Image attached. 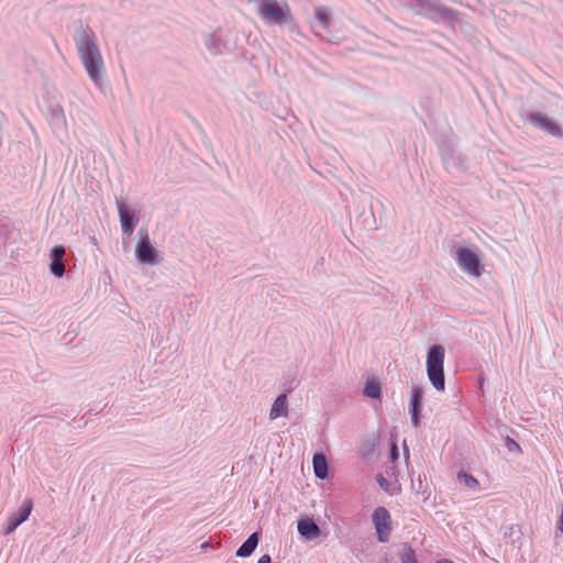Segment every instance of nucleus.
I'll list each match as a JSON object with an SVG mask.
<instances>
[{"label":"nucleus","mask_w":563,"mask_h":563,"mask_svg":"<svg viewBox=\"0 0 563 563\" xmlns=\"http://www.w3.org/2000/svg\"><path fill=\"white\" fill-rule=\"evenodd\" d=\"M78 57L92 84L99 90L106 87V67L95 31L80 24L73 35Z\"/></svg>","instance_id":"nucleus-1"},{"label":"nucleus","mask_w":563,"mask_h":563,"mask_svg":"<svg viewBox=\"0 0 563 563\" xmlns=\"http://www.w3.org/2000/svg\"><path fill=\"white\" fill-rule=\"evenodd\" d=\"M407 7L418 15L450 25H454L460 16L459 11L444 5L441 0H409Z\"/></svg>","instance_id":"nucleus-2"},{"label":"nucleus","mask_w":563,"mask_h":563,"mask_svg":"<svg viewBox=\"0 0 563 563\" xmlns=\"http://www.w3.org/2000/svg\"><path fill=\"white\" fill-rule=\"evenodd\" d=\"M256 4L257 15L269 25H286L294 20L289 4L277 0H253Z\"/></svg>","instance_id":"nucleus-3"},{"label":"nucleus","mask_w":563,"mask_h":563,"mask_svg":"<svg viewBox=\"0 0 563 563\" xmlns=\"http://www.w3.org/2000/svg\"><path fill=\"white\" fill-rule=\"evenodd\" d=\"M445 349L441 344H434L428 350L426 367L431 385L438 391L445 389L444 376Z\"/></svg>","instance_id":"nucleus-4"},{"label":"nucleus","mask_w":563,"mask_h":563,"mask_svg":"<svg viewBox=\"0 0 563 563\" xmlns=\"http://www.w3.org/2000/svg\"><path fill=\"white\" fill-rule=\"evenodd\" d=\"M454 260L459 268L468 276L479 277L484 272L478 254L471 249L457 247Z\"/></svg>","instance_id":"nucleus-5"},{"label":"nucleus","mask_w":563,"mask_h":563,"mask_svg":"<svg viewBox=\"0 0 563 563\" xmlns=\"http://www.w3.org/2000/svg\"><path fill=\"white\" fill-rule=\"evenodd\" d=\"M372 520L377 540L382 543L388 542L393 530L389 511L385 507H377L372 515Z\"/></svg>","instance_id":"nucleus-6"},{"label":"nucleus","mask_w":563,"mask_h":563,"mask_svg":"<svg viewBox=\"0 0 563 563\" xmlns=\"http://www.w3.org/2000/svg\"><path fill=\"white\" fill-rule=\"evenodd\" d=\"M135 257L141 264L158 265L161 263L158 251L152 245L150 236L145 234L135 246Z\"/></svg>","instance_id":"nucleus-7"},{"label":"nucleus","mask_w":563,"mask_h":563,"mask_svg":"<svg viewBox=\"0 0 563 563\" xmlns=\"http://www.w3.org/2000/svg\"><path fill=\"white\" fill-rule=\"evenodd\" d=\"M115 206L118 209L122 234L130 236L134 232L140 219L134 209H132L126 202L117 199Z\"/></svg>","instance_id":"nucleus-8"},{"label":"nucleus","mask_w":563,"mask_h":563,"mask_svg":"<svg viewBox=\"0 0 563 563\" xmlns=\"http://www.w3.org/2000/svg\"><path fill=\"white\" fill-rule=\"evenodd\" d=\"M32 508V501L30 499L25 500L20 509L8 518L4 534L12 533L21 523H23L31 515Z\"/></svg>","instance_id":"nucleus-9"},{"label":"nucleus","mask_w":563,"mask_h":563,"mask_svg":"<svg viewBox=\"0 0 563 563\" xmlns=\"http://www.w3.org/2000/svg\"><path fill=\"white\" fill-rule=\"evenodd\" d=\"M422 396H423V389L420 386L415 385L411 387L409 413H410V420H411V423L413 427H418L420 423Z\"/></svg>","instance_id":"nucleus-10"},{"label":"nucleus","mask_w":563,"mask_h":563,"mask_svg":"<svg viewBox=\"0 0 563 563\" xmlns=\"http://www.w3.org/2000/svg\"><path fill=\"white\" fill-rule=\"evenodd\" d=\"M529 120L552 136H560L562 134L561 128L540 112L531 113Z\"/></svg>","instance_id":"nucleus-11"},{"label":"nucleus","mask_w":563,"mask_h":563,"mask_svg":"<svg viewBox=\"0 0 563 563\" xmlns=\"http://www.w3.org/2000/svg\"><path fill=\"white\" fill-rule=\"evenodd\" d=\"M205 44L212 55H220L230 49L227 40L219 32L206 35Z\"/></svg>","instance_id":"nucleus-12"},{"label":"nucleus","mask_w":563,"mask_h":563,"mask_svg":"<svg viewBox=\"0 0 563 563\" xmlns=\"http://www.w3.org/2000/svg\"><path fill=\"white\" fill-rule=\"evenodd\" d=\"M298 533L306 540H313L320 536V528L312 519H302L297 525Z\"/></svg>","instance_id":"nucleus-13"},{"label":"nucleus","mask_w":563,"mask_h":563,"mask_svg":"<svg viewBox=\"0 0 563 563\" xmlns=\"http://www.w3.org/2000/svg\"><path fill=\"white\" fill-rule=\"evenodd\" d=\"M288 416V400L287 395L282 394L279 395L273 402L271 411H269V419L275 420L279 417H287Z\"/></svg>","instance_id":"nucleus-14"},{"label":"nucleus","mask_w":563,"mask_h":563,"mask_svg":"<svg viewBox=\"0 0 563 563\" xmlns=\"http://www.w3.org/2000/svg\"><path fill=\"white\" fill-rule=\"evenodd\" d=\"M260 533L253 532L236 550L235 555L238 558H249L255 551L258 545Z\"/></svg>","instance_id":"nucleus-15"},{"label":"nucleus","mask_w":563,"mask_h":563,"mask_svg":"<svg viewBox=\"0 0 563 563\" xmlns=\"http://www.w3.org/2000/svg\"><path fill=\"white\" fill-rule=\"evenodd\" d=\"M312 465L317 478L325 479L328 477V462L322 453L313 455Z\"/></svg>","instance_id":"nucleus-16"},{"label":"nucleus","mask_w":563,"mask_h":563,"mask_svg":"<svg viewBox=\"0 0 563 563\" xmlns=\"http://www.w3.org/2000/svg\"><path fill=\"white\" fill-rule=\"evenodd\" d=\"M363 394L366 397H369L372 399H380L382 396V388L380 384L376 382L375 379H369L366 382Z\"/></svg>","instance_id":"nucleus-17"},{"label":"nucleus","mask_w":563,"mask_h":563,"mask_svg":"<svg viewBox=\"0 0 563 563\" xmlns=\"http://www.w3.org/2000/svg\"><path fill=\"white\" fill-rule=\"evenodd\" d=\"M314 16L318 21V24L323 30H328L330 27V11L325 7H316L314 8Z\"/></svg>","instance_id":"nucleus-18"},{"label":"nucleus","mask_w":563,"mask_h":563,"mask_svg":"<svg viewBox=\"0 0 563 563\" xmlns=\"http://www.w3.org/2000/svg\"><path fill=\"white\" fill-rule=\"evenodd\" d=\"M457 481L460 484L464 485L468 489L476 492L479 488L478 481L471 474L465 472L457 473Z\"/></svg>","instance_id":"nucleus-19"},{"label":"nucleus","mask_w":563,"mask_h":563,"mask_svg":"<svg viewBox=\"0 0 563 563\" xmlns=\"http://www.w3.org/2000/svg\"><path fill=\"white\" fill-rule=\"evenodd\" d=\"M399 558L401 563H418L416 552L409 545L404 547Z\"/></svg>","instance_id":"nucleus-20"},{"label":"nucleus","mask_w":563,"mask_h":563,"mask_svg":"<svg viewBox=\"0 0 563 563\" xmlns=\"http://www.w3.org/2000/svg\"><path fill=\"white\" fill-rule=\"evenodd\" d=\"M51 273L56 277H63L65 274V266L63 262L52 261L49 265Z\"/></svg>","instance_id":"nucleus-21"},{"label":"nucleus","mask_w":563,"mask_h":563,"mask_svg":"<svg viewBox=\"0 0 563 563\" xmlns=\"http://www.w3.org/2000/svg\"><path fill=\"white\" fill-rule=\"evenodd\" d=\"M65 256V249L62 245H56L51 250L52 261L63 262Z\"/></svg>","instance_id":"nucleus-22"},{"label":"nucleus","mask_w":563,"mask_h":563,"mask_svg":"<svg viewBox=\"0 0 563 563\" xmlns=\"http://www.w3.org/2000/svg\"><path fill=\"white\" fill-rule=\"evenodd\" d=\"M53 120L55 121V123L57 124H60L63 126L66 125V119H65V114H64V111L62 108H56L53 110Z\"/></svg>","instance_id":"nucleus-23"},{"label":"nucleus","mask_w":563,"mask_h":563,"mask_svg":"<svg viewBox=\"0 0 563 563\" xmlns=\"http://www.w3.org/2000/svg\"><path fill=\"white\" fill-rule=\"evenodd\" d=\"M507 448L510 452H514V451L520 452L521 451L520 445L516 441L511 440L510 438H507Z\"/></svg>","instance_id":"nucleus-24"},{"label":"nucleus","mask_w":563,"mask_h":563,"mask_svg":"<svg viewBox=\"0 0 563 563\" xmlns=\"http://www.w3.org/2000/svg\"><path fill=\"white\" fill-rule=\"evenodd\" d=\"M376 479H377V483L380 486V488H383L384 490L388 489L389 483L383 475H380V474L377 475Z\"/></svg>","instance_id":"nucleus-25"},{"label":"nucleus","mask_w":563,"mask_h":563,"mask_svg":"<svg viewBox=\"0 0 563 563\" xmlns=\"http://www.w3.org/2000/svg\"><path fill=\"white\" fill-rule=\"evenodd\" d=\"M390 457H391L393 461L398 459V449H397V445L395 443H393L391 448H390Z\"/></svg>","instance_id":"nucleus-26"},{"label":"nucleus","mask_w":563,"mask_h":563,"mask_svg":"<svg viewBox=\"0 0 563 563\" xmlns=\"http://www.w3.org/2000/svg\"><path fill=\"white\" fill-rule=\"evenodd\" d=\"M558 530L563 533V505H562L561 516L558 520Z\"/></svg>","instance_id":"nucleus-27"},{"label":"nucleus","mask_w":563,"mask_h":563,"mask_svg":"<svg viewBox=\"0 0 563 563\" xmlns=\"http://www.w3.org/2000/svg\"><path fill=\"white\" fill-rule=\"evenodd\" d=\"M257 563H272V558L268 554L262 555Z\"/></svg>","instance_id":"nucleus-28"},{"label":"nucleus","mask_w":563,"mask_h":563,"mask_svg":"<svg viewBox=\"0 0 563 563\" xmlns=\"http://www.w3.org/2000/svg\"><path fill=\"white\" fill-rule=\"evenodd\" d=\"M289 25V30L294 33H297V34H300V30H299V26L297 23H295L294 21L288 24Z\"/></svg>","instance_id":"nucleus-29"},{"label":"nucleus","mask_w":563,"mask_h":563,"mask_svg":"<svg viewBox=\"0 0 563 563\" xmlns=\"http://www.w3.org/2000/svg\"><path fill=\"white\" fill-rule=\"evenodd\" d=\"M209 548H210V543H209V542H203V543L201 544V549H202V550H205V551H206L207 549H209Z\"/></svg>","instance_id":"nucleus-30"},{"label":"nucleus","mask_w":563,"mask_h":563,"mask_svg":"<svg viewBox=\"0 0 563 563\" xmlns=\"http://www.w3.org/2000/svg\"><path fill=\"white\" fill-rule=\"evenodd\" d=\"M437 563H454L448 559H442V560H439Z\"/></svg>","instance_id":"nucleus-31"}]
</instances>
